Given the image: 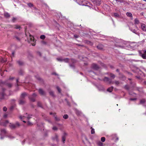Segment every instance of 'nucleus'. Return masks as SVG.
Listing matches in <instances>:
<instances>
[{"label": "nucleus", "instance_id": "1", "mask_svg": "<svg viewBox=\"0 0 146 146\" xmlns=\"http://www.w3.org/2000/svg\"><path fill=\"white\" fill-rule=\"evenodd\" d=\"M32 115H29L27 113H26L24 115H20L19 117V119L22 121L23 122L25 123L26 122V121H25L24 120H29L31 118Z\"/></svg>", "mask_w": 146, "mask_h": 146}, {"label": "nucleus", "instance_id": "2", "mask_svg": "<svg viewBox=\"0 0 146 146\" xmlns=\"http://www.w3.org/2000/svg\"><path fill=\"white\" fill-rule=\"evenodd\" d=\"M63 61H64V62H72V64H70L69 65L72 68H74V64L76 62V60L74 59H69L68 58H65L64 59H63Z\"/></svg>", "mask_w": 146, "mask_h": 146}, {"label": "nucleus", "instance_id": "3", "mask_svg": "<svg viewBox=\"0 0 146 146\" xmlns=\"http://www.w3.org/2000/svg\"><path fill=\"white\" fill-rule=\"evenodd\" d=\"M104 81L108 83L109 84H113L114 83L116 86L118 85L119 83V82L118 81H115V82H112L111 79H110L106 77L104 78Z\"/></svg>", "mask_w": 146, "mask_h": 146}, {"label": "nucleus", "instance_id": "4", "mask_svg": "<svg viewBox=\"0 0 146 146\" xmlns=\"http://www.w3.org/2000/svg\"><path fill=\"white\" fill-rule=\"evenodd\" d=\"M20 125L19 123L17 121L16 122L15 124L10 123L9 126L12 129H14L17 127H19Z\"/></svg>", "mask_w": 146, "mask_h": 146}, {"label": "nucleus", "instance_id": "5", "mask_svg": "<svg viewBox=\"0 0 146 146\" xmlns=\"http://www.w3.org/2000/svg\"><path fill=\"white\" fill-rule=\"evenodd\" d=\"M36 96V94L34 93L32 95L29 96V98L31 101L34 102L35 101V98Z\"/></svg>", "mask_w": 146, "mask_h": 146}, {"label": "nucleus", "instance_id": "6", "mask_svg": "<svg viewBox=\"0 0 146 146\" xmlns=\"http://www.w3.org/2000/svg\"><path fill=\"white\" fill-rule=\"evenodd\" d=\"M143 52L144 53L143 54H142L141 52L140 51H139V53L140 54V55L141 56V57L143 58L144 59H146V50H144L143 51Z\"/></svg>", "mask_w": 146, "mask_h": 146}, {"label": "nucleus", "instance_id": "7", "mask_svg": "<svg viewBox=\"0 0 146 146\" xmlns=\"http://www.w3.org/2000/svg\"><path fill=\"white\" fill-rule=\"evenodd\" d=\"M1 135L2 136V135H5L6 133V131L5 129H1ZM3 137L2 136H1L0 138L1 139H3Z\"/></svg>", "mask_w": 146, "mask_h": 146}, {"label": "nucleus", "instance_id": "8", "mask_svg": "<svg viewBox=\"0 0 146 146\" xmlns=\"http://www.w3.org/2000/svg\"><path fill=\"white\" fill-rule=\"evenodd\" d=\"M92 67L93 69L95 70H98L99 68L98 66L95 64H93L92 65Z\"/></svg>", "mask_w": 146, "mask_h": 146}, {"label": "nucleus", "instance_id": "9", "mask_svg": "<svg viewBox=\"0 0 146 146\" xmlns=\"http://www.w3.org/2000/svg\"><path fill=\"white\" fill-rule=\"evenodd\" d=\"M129 29L133 33L138 35L139 36V33L138 32H137L135 29H133L132 28H130Z\"/></svg>", "mask_w": 146, "mask_h": 146}, {"label": "nucleus", "instance_id": "10", "mask_svg": "<svg viewBox=\"0 0 146 146\" xmlns=\"http://www.w3.org/2000/svg\"><path fill=\"white\" fill-rule=\"evenodd\" d=\"M19 104L20 105H23L25 102V101L24 99L20 98L19 101Z\"/></svg>", "mask_w": 146, "mask_h": 146}, {"label": "nucleus", "instance_id": "11", "mask_svg": "<svg viewBox=\"0 0 146 146\" xmlns=\"http://www.w3.org/2000/svg\"><path fill=\"white\" fill-rule=\"evenodd\" d=\"M38 92L40 94L42 95H45V92L41 89H39L38 90Z\"/></svg>", "mask_w": 146, "mask_h": 146}, {"label": "nucleus", "instance_id": "12", "mask_svg": "<svg viewBox=\"0 0 146 146\" xmlns=\"http://www.w3.org/2000/svg\"><path fill=\"white\" fill-rule=\"evenodd\" d=\"M67 135V134L66 133H64L63 135L62 136V142H63V143H64V141H65L66 137Z\"/></svg>", "mask_w": 146, "mask_h": 146}, {"label": "nucleus", "instance_id": "13", "mask_svg": "<svg viewBox=\"0 0 146 146\" xmlns=\"http://www.w3.org/2000/svg\"><path fill=\"white\" fill-rule=\"evenodd\" d=\"M9 123V121L8 120L5 121L4 122L2 123L1 121H0V125L3 126H6V124Z\"/></svg>", "mask_w": 146, "mask_h": 146}, {"label": "nucleus", "instance_id": "14", "mask_svg": "<svg viewBox=\"0 0 146 146\" xmlns=\"http://www.w3.org/2000/svg\"><path fill=\"white\" fill-rule=\"evenodd\" d=\"M4 90H3V92L0 93V99H4L5 94L4 93Z\"/></svg>", "mask_w": 146, "mask_h": 146}, {"label": "nucleus", "instance_id": "15", "mask_svg": "<svg viewBox=\"0 0 146 146\" xmlns=\"http://www.w3.org/2000/svg\"><path fill=\"white\" fill-rule=\"evenodd\" d=\"M141 27L142 30L144 31H146V25L145 24H142L141 25Z\"/></svg>", "mask_w": 146, "mask_h": 146}, {"label": "nucleus", "instance_id": "16", "mask_svg": "<svg viewBox=\"0 0 146 146\" xmlns=\"http://www.w3.org/2000/svg\"><path fill=\"white\" fill-rule=\"evenodd\" d=\"M75 112L78 115H81L82 114V112L80 111L77 109H75Z\"/></svg>", "mask_w": 146, "mask_h": 146}, {"label": "nucleus", "instance_id": "17", "mask_svg": "<svg viewBox=\"0 0 146 146\" xmlns=\"http://www.w3.org/2000/svg\"><path fill=\"white\" fill-rule=\"evenodd\" d=\"M113 17L116 18H120V16L117 13H114L113 14Z\"/></svg>", "mask_w": 146, "mask_h": 146}, {"label": "nucleus", "instance_id": "18", "mask_svg": "<svg viewBox=\"0 0 146 146\" xmlns=\"http://www.w3.org/2000/svg\"><path fill=\"white\" fill-rule=\"evenodd\" d=\"M103 45L99 44L97 46V48L98 49L101 50L103 49Z\"/></svg>", "mask_w": 146, "mask_h": 146}, {"label": "nucleus", "instance_id": "19", "mask_svg": "<svg viewBox=\"0 0 146 146\" xmlns=\"http://www.w3.org/2000/svg\"><path fill=\"white\" fill-rule=\"evenodd\" d=\"M27 95V94L26 93H22L21 96L20 98L22 99H24L25 97Z\"/></svg>", "mask_w": 146, "mask_h": 146}, {"label": "nucleus", "instance_id": "20", "mask_svg": "<svg viewBox=\"0 0 146 146\" xmlns=\"http://www.w3.org/2000/svg\"><path fill=\"white\" fill-rule=\"evenodd\" d=\"M99 90L100 91H103L104 90V89L103 87L102 86H99L98 87Z\"/></svg>", "mask_w": 146, "mask_h": 146}, {"label": "nucleus", "instance_id": "21", "mask_svg": "<svg viewBox=\"0 0 146 146\" xmlns=\"http://www.w3.org/2000/svg\"><path fill=\"white\" fill-rule=\"evenodd\" d=\"M30 40L31 42H35V40L34 39L33 37H31V38ZM31 44H32V45L33 46H35V43H34V42H33V44H32V43H31Z\"/></svg>", "mask_w": 146, "mask_h": 146}, {"label": "nucleus", "instance_id": "22", "mask_svg": "<svg viewBox=\"0 0 146 146\" xmlns=\"http://www.w3.org/2000/svg\"><path fill=\"white\" fill-rule=\"evenodd\" d=\"M113 89V86H111V87L108 88L107 89V91L108 92H112Z\"/></svg>", "mask_w": 146, "mask_h": 146}, {"label": "nucleus", "instance_id": "23", "mask_svg": "<svg viewBox=\"0 0 146 146\" xmlns=\"http://www.w3.org/2000/svg\"><path fill=\"white\" fill-rule=\"evenodd\" d=\"M126 15L127 16L129 17H132V15L131 13L128 12H127L126 13Z\"/></svg>", "mask_w": 146, "mask_h": 146}, {"label": "nucleus", "instance_id": "24", "mask_svg": "<svg viewBox=\"0 0 146 146\" xmlns=\"http://www.w3.org/2000/svg\"><path fill=\"white\" fill-rule=\"evenodd\" d=\"M58 136L57 135H55V137L53 138V139L54 140H56L58 141Z\"/></svg>", "mask_w": 146, "mask_h": 146}, {"label": "nucleus", "instance_id": "25", "mask_svg": "<svg viewBox=\"0 0 146 146\" xmlns=\"http://www.w3.org/2000/svg\"><path fill=\"white\" fill-rule=\"evenodd\" d=\"M4 16L6 18H9L10 17V15L9 14L7 13H4Z\"/></svg>", "mask_w": 146, "mask_h": 146}, {"label": "nucleus", "instance_id": "26", "mask_svg": "<svg viewBox=\"0 0 146 146\" xmlns=\"http://www.w3.org/2000/svg\"><path fill=\"white\" fill-rule=\"evenodd\" d=\"M135 23V24H139V21L137 19H135L134 20Z\"/></svg>", "mask_w": 146, "mask_h": 146}, {"label": "nucleus", "instance_id": "27", "mask_svg": "<svg viewBox=\"0 0 146 146\" xmlns=\"http://www.w3.org/2000/svg\"><path fill=\"white\" fill-rule=\"evenodd\" d=\"M6 60L3 58H1L0 60V61L2 63H4L6 62Z\"/></svg>", "mask_w": 146, "mask_h": 146}, {"label": "nucleus", "instance_id": "28", "mask_svg": "<svg viewBox=\"0 0 146 146\" xmlns=\"http://www.w3.org/2000/svg\"><path fill=\"white\" fill-rule=\"evenodd\" d=\"M17 62L20 65H22L23 64V62L22 61L20 60H18L17 61Z\"/></svg>", "mask_w": 146, "mask_h": 146}, {"label": "nucleus", "instance_id": "29", "mask_svg": "<svg viewBox=\"0 0 146 146\" xmlns=\"http://www.w3.org/2000/svg\"><path fill=\"white\" fill-rule=\"evenodd\" d=\"M146 102V100L144 99H142L140 100V103L141 104H143Z\"/></svg>", "mask_w": 146, "mask_h": 146}, {"label": "nucleus", "instance_id": "30", "mask_svg": "<svg viewBox=\"0 0 146 146\" xmlns=\"http://www.w3.org/2000/svg\"><path fill=\"white\" fill-rule=\"evenodd\" d=\"M109 76L113 78H114L115 77V75L114 74L111 73L110 74Z\"/></svg>", "mask_w": 146, "mask_h": 146}, {"label": "nucleus", "instance_id": "31", "mask_svg": "<svg viewBox=\"0 0 146 146\" xmlns=\"http://www.w3.org/2000/svg\"><path fill=\"white\" fill-rule=\"evenodd\" d=\"M49 93L50 95L51 96H53V97L54 96V92L53 91H50L49 92Z\"/></svg>", "mask_w": 146, "mask_h": 146}, {"label": "nucleus", "instance_id": "32", "mask_svg": "<svg viewBox=\"0 0 146 146\" xmlns=\"http://www.w3.org/2000/svg\"><path fill=\"white\" fill-rule=\"evenodd\" d=\"M68 117V115L67 114L64 115L63 116V117L65 119H67Z\"/></svg>", "mask_w": 146, "mask_h": 146}, {"label": "nucleus", "instance_id": "33", "mask_svg": "<svg viewBox=\"0 0 146 146\" xmlns=\"http://www.w3.org/2000/svg\"><path fill=\"white\" fill-rule=\"evenodd\" d=\"M15 105H14L13 106H11L10 108V110H13L14 108L15 107Z\"/></svg>", "mask_w": 146, "mask_h": 146}, {"label": "nucleus", "instance_id": "34", "mask_svg": "<svg viewBox=\"0 0 146 146\" xmlns=\"http://www.w3.org/2000/svg\"><path fill=\"white\" fill-rule=\"evenodd\" d=\"M91 134H93L95 133V130L92 127L91 128Z\"/></svg>", "mask_w": 146, "mask_h": 146}, {"label": "nucleus", "instance_id": "35", "mask_svg": "<svg viewBox=\"0 0 146 146\" xmlns=\"http://www.w3.org/2000/svg\"><path fill=\"white\" fill-rule=\"evenodd\" d=\"M14 38L16 39L18 41L20 40V38L17 36H15L14 37Z\"/></svg>", "mask_w": 146, "mask_h": 146}, {"label": "nucleus", "instance_id": "36", "mask_svg": "<svg viewBox=\"0 0 146 146\" xmlns=\"http://www.w3.org/2000/svg\"><path fill=\"white\" fill-rule=\"evenodd\" d=\"M27 5L29 7H31L33 6V5L31 3H27Z\"/></svg>", "mask_w": 146, "mask_h": 146}, {"label": "nucleus", "instance_id": "37", "mask_svg": "<svg viewBox=\"0 0 146 146\" xmlns=\"http://www.w3.org/2000/svg\"><path fill=\"white\" fill-rule=\"evenodd\" d=\"M105 139H106L105 137H102L101 138V141L102 142H104L105 141Z\"/></svg>", "mask_w": 146, "mask_h": 146}, {"label": "nucleus", "instance_id": "38", "mask_svg": "<svg viewBox=\"0 0 146 146\" xmlns=\"http://www.w3.org/2000/svg\"><path fill=\"white\" fill-rule=\"evenodd\" d=\"M56 89L57 90L58 92H59V93L61 92V90L58 86L56 87Z\"/></svg>", "mask_w": 146, "mask_h": 146}, {"label": "nucleus", "instance_id": "39", "mask_svg": "<svg viewBox=\"0 0 146 146\" xmlns=\"http://www.w3.org/2000/svg\"><path fill=\"white\" fill-rule=\"evenodd\" d=\"M45 38V36L44 35H41L40 36V38L42 39H44Z\"/></svg>", "mask_w": 146, "mask_h": 146}, {"label": "nucleus", "instance_id": "40", "mask_svg": "<svg viewBox=\"0 0 146 146\" xmlns=\"http://www.w3.org/2000/svg\"><path fill=\"white\" fill-rule=\"evenodd\" d=\"M15 28L16 29H19L20 28V27L18 25H15Z\"/></svg>", "mask_w": 146, "mask_h": 146}, {"label": "nucleus", "instance_id": "41", "mask_svg": "<svg viewBox=\"0 0 146 146\" xmlns=\"http://www.w3.org/2000/svg\"><path fill=\"white\" fill-rule=\"evenodd\" d=\"M37 105L38 106H39V107H42L41 104L40 102H38L37 103Z\"/></svg>", "mask_w": 146, "mask_h": 146}, {"label": "nucleus", "instance_id": "42", "mask_svg": "<svg viewBox=\"0 0 146 146\" xmlns=\"http://www.w3.org/2000/svg\"><path fill=\"white\" fill-rule=\"evenodd\" d=\"M56 59L58 61H63V59H62L61 58H57Z\"/></svg>", "mask_w": 146, "mask_h": 146}, {"label": "nucleus", "instance_id": "43", "mask_svg": "<svg viewBox=\"0 0 146 146\" xmlns=\"http://www.w3.org/2000/svg\"><path fill=\"white\" fill-rule=\"evenodd\" d=\"M52 129L54 130H57L58 129V128H57V127H56V126H54L52 128Z\"/></svg>", "mask_w": 146, "mask_h": 146}, {"label": "nucleus", "instance_id": "44", "mask_svg": "<svg viewBox=\"0 0 146 146\" xmlns=\"http://www.w3.org/2000/svg\"><path fill=\"white\" fill-rule=\"evenodd\" d=\"M27 123L28 125H33L32 123L29 121H28Z\"/></svg>", "mask_w": 146, "mask_h": 146}, {"label": "nucleus", "instance_id": "45", "mask_svg": "<svg viewBox=\"0 0 146 146\" xmlns=\"http://www.w3.org/2000/svg\"><path fill=\"white\" fill-rule=\"evenodd\" d=\"M98 145L100 146H102L103 145L102 143L100 142H99L98 143Z\"/></svg>", "mask_w": 146, "mask_h": 146}, {"label": "nucleus", "instance_id": "46", "mask_svg": "<svg viewBox=\"0 0 146 146\" xmlns=\"http://www.w3.org/2000/svg\"><path fill=\"white\" fill-rule=\"evenodd\" d=\"M3 110L4 111H6L7 110V109L6 107H4L3 108Z\"/></svg>", "mask_w": 146, "mask_h": 146}, {"label": "nucleus", "instance_id": "47", "mask_svg": "<svg viewBox=\"0 0 146 146\" xmlns=\"http://www.w3.org/2000/svg\"><path fill=\"white\" fill-rule=\"evenodd\" d=\"M7 85L9 87H11L12 86V84L10 83L7 84Z\"/></svg>", "mask_w": 146, "mask_h": 146}, {"label": "nucleus", "instance_id": "48", "mask_svg": "<svg viewBox=\"0 0 146 146\" xmlns=\"http://www.w3.org/2000/svg\"><path fill=\"white\" fill-rule=\"evenodd\" d=\"M8 137L9 138L11 139H13V138H14V137H13L11 135H9V136H8Z\"/></svg>", "mask_w": 146, "mask_h": 146}, {"label": "nucleus", "instance_id": "49", "mask_svg": "<svg viewBox=\"0 0 146 146\" xmlns=\"http://www.w3.org/2000/svg\"><path fill=\"white\" fill-rule=\"evenodd\" d=\"M136 98H130V100H131V101H134V100H136Z\"/></svg>", "mask_w": 146, "mask_h": 146}, {"label": "nucleus", "instance_id": "50", "mask_svg": "<svg viewBox=\"0 0 146 146\" xmlns=\"http://www.w3.org/2000/svg\"><path fill=\"white\" fill-rule=\"evenodd\" d=\"M55 118L56 120V121H59L60 120L59 119L57 118L56 117H55Z\"/></svg>", "mask_w": 146, "mask_h": 146}, {"label": "nucleus", "instance_id": "51", "mask_svg": "<svg viewBox=\"0 0 146 146\" xmlns=\"http://www.w3.org/2000/svg\"><path fill=\"white\" fill-rule=\"evenodd\" d=\"M23 72L22 70H20L19 72V74L21 75L23 74Z\"/></svg>", "mask_w": 146, "mask_h": 146}, {"label": "nucleus", "instance_id": "52", "mask_svg": "<svg viewBox=\"0 0 146 146\" xmlns=\"http://www.w3.org/2000/svg\"><path fill=\"white\" fill-rule=\"evenodd\" d=\"M7 116V115L6 114H5L4 115L3 117L4 118H6Z\"/></svg>", "mask_w": 146, "mask_h": 146}, {"label": "nucleus", "instance_id": "53", "mask_svg": "<svg viewBox=\"0 0 146 146\" xmlns=\"http://www.w3.org/2000/svg\"><path fill=\"white\" fill-rule=\"evenodd\" d=\"M15 78L14 77H12V78H9V80H13Z\"/></svg>", "mask_w": 146, "mask_h": 146}, {"label": "nucleus", "instance_id": "54", "mask_svg": "<svg viewBox=\"0 0 146 146\" xmlns=\"http://www.w3.org/2000/svg\"><path fill=\"white\" fill-rule=\"evenodd\" d=\"M52 74L53 75H58L56 72H53L52 73Z\"/></svg>", "mask_w": 146, "mask_h": 146}, {"label": "nucleus", "instance_id": "55", "mask_svg": "<svg viewBox=\"0 0 146 146\" xmlns=\"http://www.w3.org/2000/svg\"><path fill=\"white\" fill-rule=\"evenodd\" d=\"M74 36L76 38H77L78 37V36L77 35H74Z\"/></svg>", "mask_w": 146, "mask_h": 146}, {"label": "nucleus", "instance_id": "56", "mask_svg": "<svg viewBox=\"0 0 146 146\" xmlns=\"http://www.w3.org/2000/svg\"><path fill=\"white\" fill-rule=\"evenodd\" d=\"M18 81H19V79H16V82H17V86H18V84H17V83H18Z\"/></svg>", "mask_w": 146, "mask_h": 146}, {"label": "nucleus", "instance_id": "57", "mask_svg": "<svg viewBox=\"0 0 146 146\" xmlns=\"http://www.w3.org/2000/svg\"><path fill=\"white\" fill-rule=\"evenodd\" d=\"M136 77L138 79H139L140 78V76H136Z\"/></svg>", "mask_w": 146, "mask_h": 146}, {"label": "nucleus", "instance_id": "58", "mask_svg": "<svg viewBox=\"0 0 146 146\" xmlns=\"http://www.w3.org/2000/svg\"><path fill=\"white\" fill-rule=\"evenodd\" d=\"M16 18H13V22H14V21L16 20Z\"/></svg>", "mask_w": 146, "mask_h": 146}, {"label": "nucleus", "instance_id": "59", "mask_svg": "<svg viewBox=\"0 0 146 146\" xmlns=\"http://www.w3.org/2000/svg\"><path fill=\"white\" fill-rule=\"evenodd\" d=\"M38 54L40 56H41V54L40 53V52H38Z\"/></svg>", "mask_w": 146, "mask_h": 146}, {"label": "nucleus", "instance_id": "60", "mask_svg": "<svg viewBox=\"0 0 146 146\" xmlns=\"http://www.w3.org/2000/svg\"><path fill=\"white\" fill-rule=\"evenodd\" d=\"M11 100H12V102H15V100L14 99H13Z\"/></svg>", "mask_w": 146, "mask_h": 146}, {"label": "nucleus", "instance_id": "61", "mask_svg": "<svg viewBox=\"0 0 146 146\" xmlns=\"http://www.w3.org/2000/svg\"><path fill=\"white\" fill-rule=\"evenodd\" d=\"M25 141H26V140H24L22 142V144H24V142H25Z\"/></svg>", "mask_w": 146, "mask_h": 146}, {"label": "nucleus", "instance_id": "62", "mask_svg": "<svg viewBox=\"0 0 146 146\" xmlns=\"http://www.w3.org/2000/svg\"><path fill=\"white\" fill-rule=\"evenodd\" d=\"M97 5H100V2H99L97 4Z\"/></svg>", "mask_w": 146, "mask_h": 146}, {"label": "nucleus", "instance_id": "63", "mask_svg": "<svg viewBox=\"0 0 146 146\" xmlns=\"http://www.w3.org/2000/svg\"><path fill=\"white\" fill-rule=\"evenodd\" d=\"M78 45L80 46H84L83 45H81L80 44H79V45Z\"/></svg>", "mask_w": 146, "mask_h": 146}, {"label": "nucleus", "instance_id": "64", "mask_svg": "<svg viewBox=\"0 0 146 146\" xmlns=\"http://www.w3.org/2000/svg\"><path fill=\"white\" fill-rule=\"evenodd\" d=\"M144 84H146V81H144Z\"/></svg>", "mask_w": 146, "mask_h": 146}]
</instances>
